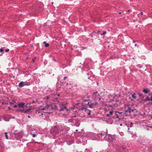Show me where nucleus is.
<instances>
[{
  "mask_svg": "<svg viewBox=\"0 0 152 152\" xmlns=\"http://www.w3.org/2000/svg\"><path fill=\"white\" fill-rule=\"evenodd\" d=\"M101 97L97 91L94 92L92 94V97L90 98L87 105L90 108H92L93 106L96 105L98 102H99L101 99Z\"/></svg>",
  "mask_w": 152,
  "mask_h": 152,
  "instance_id": "nucleus-1",
  "label": "nucleus"
},
{
  "mask_svg": "<svg viewBox=\"0 0 152 152\" xmlns=\"http://www.w3.org/2000/svg\"><path fill=\"white\" fill-rule=\"evenodd\" d=\"M59 107L57 110L61 112V113L63 116H66L70 113V110L66 107V104L64 102H61L58 104Z\"/></svg>",
  "mask_w": 152,
  "mask_h": 152,
  "instance_id": "nucleus-2",
  "label": "nucleus"
},
{
  "mask_svg": "<svg viewBox=\"0 0 152 152\" xmlns=\"http://www.w3.org/2000/svg\"><path fill=\"white\" fill-rule=\"evenodd\" d=\"M107 138L106 140L109 142V144L112 146H113L115 144V141L116 140V136L115 135L107 134Z\"/></svg>",
  "mask_w": 152,
  "mask_h": 152,
  "instance_id": "nucleus-3",
  "label": "nucleus"
},
{
  "mask_svg": "<svg viewBox=\"0 0 152 152\" xmlns=\"http://www.w3.org/2000/svg\"><path fill=\"white\" fill-rule=\"evenodd\" d=\"M58 126H55L51 128L50 129V133L54 136V138H56V137L59 135V133L60 130L59 129Z\"/></svg>",
  "mask_w": 152,
  "mask_h": 152,
  "instance_id": "nucleus-4",
  "label": "nucleus"
},
{
  "mask_svg": "<svg viewBox=\"0 0 152 152\" xmlns=\"http://www.w3.org/2000/svg\"><path fill=\"white\" fill-rule=\"evenodd\" d=\"M108 132L107 131L106 132H102L101 133L96 134V136L97 137V140H99L101 141L106 140Z\"/></svg>",
  "mask_w": 152,
  "mask_h": 152,
  "instance_id": "nucleus-5",
  "label": "nucleus"
},
{
  "mask_svg": "<svg viewBox=\"0 0 152 152\" xmlns=\"http://www.w3.org/2000/svg\"><path fill=\"white\" fill-rule=\"evenodd\" d=\"M46 106L45 107H44L42 109V110H50V109L52 110H57L58 109V107L56 105L53 103L52 104H48L47 102L46 103Z\"/></svg>",
  "mask_w": 152,
  "mask_h": 152,
  "instance_id": "nucleus-6",
  "label": "nucleus"
},
{
  "mask_svg": "<svg viewBox=\"0 0 152 152\" xmlns=\"http://www.w3.org/2000/svg\"><path fill=\"white\" fill-rule=\"evenodd\" d=\"M96 134L92 132H88L86 135V137L88 139H91L93 140H96L97 137Z\"/></svg>",
  "mask_w": 152,
  "mask_h": 152,
  "instance_id": "nucleus-7",
  "label": "nucleus"
},
{
  "mask_svg": "<svg viewBox=\"0 0 152 152\" xmlns=\"http://www.w3.org/2000/svg\"><path fill=\"white\" fill-rule=\"evenodd\" d=\"M81 98L83 102H87L89 100L90 97L88 95V93L87 92H85L81 95Z\"/></svg>",
  "mask_w": 152,
  "mask_h": 152,
  "instance_id": "nucleus-8",
  "label": "nucleus"
},
{
  "mask_svg": "<svg viewBox=\"0 0 152 152\" xmlns=\"http://www.w3.org/2000/svg\"><path fill=\"white\" fill-rule=\"evenodd\" d=\"M31 83L30 82L28 81H26L25 82L21 81L18 84V86L20 87H22L24 86H30Z\"/></svg>",
  "mask_w": 152,
  "mask_h": 152,
  "instance_id": "nucleus-9",
  "label": "nucleus"
},
{
  "mask_svg": "<svg viewBox=\"0 0 152 152\" xmlns=\"http://www.w3.org/2000/svg\"><path fill=\"white\" fill-rule=\"evenodd\" d=\"M133 111V109H132L130 107H129L128 109L125 111L124 114L126 116H129L130 115V113Z\"/></svg>",
  "mask_w": 152,
  "mask_h": 152,
  "instance_id": "nucleus-10",
  "label": "nucleus"
},
{
  "mask_svg": "<svg viewBox=\"0 0 152 152\" xmlns=\"http://www.w3.org/2000/svg\"><path fill=\"white\" fill-rule=\"evenodd\" d=\"M64 140H63V141H60L58 139V140H56L55 143L56 145L57 144L62 145L64 143Z\"/></svg>",
  "mask_w": 152,
  "mask_h": 152,
  "instance_id": "nucleus-11",
  "label": "nucleus"
},
{
  "mask_svg": "<svg viewBox=\"0 0 152 152\" xmlns=\"http://www.w3.org/2000/svg\"><path fill=\"white\" fill-rule=\"evenodd\" d=\"M67 144L69 145H70L74 142V141L72 140L69 139L66 141Z\"/></svg>",
  "mask_w": 152,
  "mask_h": 152,
  "instance_id": "nucleus-12",
  "label": "nucleus"
},
{
  "mask_svg": "<svg viewBox=\"0 0 152 152\" xmlns=\"http://www.w3.org/2000/svg\"><path fill=\"white\" fill-rule=\"evenodd\" d=\"M25 103L23 102H21L18 104V107L19 108H23L25 105Z\"/></svg>",
  "mask_w": 152,
  "mask_h": 152,
  "instance_id": "nucleus-13",
  "label": "nucleus"
},
{
  "mask_svg": "<svg viewBox=\"0 0 152 152\" xmlns=\"http://www.w3.org/2000/svg\"><path fill=\"white\" fill-rule=\"evenodd\" d=\"M85 66H84L83 68H82V69H83V71H87L90 69V68L88 65H86Z\"/></svg>",
  "mask_w": 152,
  "mask_h": 152,
  "instance_id": "nucleus-14",
  "label": "nucleus"
},
{
  "mask_svg": "<svg viewBox=\"0 0 152 152\" xmlns=\"http://www.w3.org/2000/svg\"><path fill=\"white\" fill-rule=\"evenodd\" d=\"M150 100L152 101V96L151 97V99H150L148 96H147L146 98L144 100L145 101H150Z\"/></svg>",
  "mask_w": 152,
  "mask_h": 152,
  "instance_id": "nucleus-15",
  "label": "nucleus"
},
{
  "mask_svg": "<svg viewBox=\"0 0 152 152\" xmlns=\"http://www.w3.org/2000/svg\"><path fill=\"white\" fill-rule=\"evenodd\" d=\"M84 111L88 115H90L91 111H90V110L86 109H85Z\"/></svg>",
  "mask_w": 152,
  "mask_h": 152,
  "instance_id": "nucleus-16",
  "label": "nucleus"
},
{
  "mask_svg": "<svg viewBox=\"0 0 152 152\" xmlns=\"http://www.w3.org/2000/svg\"><path fill=\"white\" fill-rule=\"evenodd\" d=\"M142 91L145 94H147L149 92V89L148 88H144L142 90Z\"/></svg>",
  "mask_w": 152,
  "mask_h": 152,
  "instance_id": "nucleus-17",
  "label": "nucleus"
},
{
  "mask_svg": "<svg viewBox=\"0 0 152 152\" xmlns=\"http://www.w3.org/2000/svg\"><path fill=\"white\" fill-rule=\"evenodd\" d=\"M88 79H89L90 80H94L93 77V76L91 75L89 77L88 76Z\"/></svg>",
  "mask_w": 152,
  "mask_h": 152,
  "instance_id": "nucleus-18",
  "label": "nucleus"
},
{
  "mask_svg": "<svg viewBox=\"0 0 152 152\" xmlns=\"http://www.w3.org/2000/svg\"><path fill=\"white\" fill-rule=\"evenodd\" d=\"M122 113V112H119L118 111H116L115 112V114H116V118H119L118 116V114H121Z\"/></svg>",
  "mask_w": 152,
  "mask_h": 152,
  "instance_id": "nucleus-19",
  "label": "nucleus"
},
{
  "mask_svg": "<svg viewBox=\"0 0 152 152\" xmlns=\"http://www.w3.org/2000/svg\"><path fill=\"white\" fill-rule=\"evenodd\" d=\"M30 110V109H27L26 110H23V113H28L29 112V111Z\"/></svg>",
  "mask_w": 152,
  "mask_h": 152,
  "instance_id": "nucleus-20",
  "label": "nucleus"
},
{
  "mask_svg": "<svg viewBox=\"0 0 152 152\" xmlns=\"http://www.w3.org/2000/svg\"><path fill=\"white\" fill-rule=\"evenodd\" d=\"M43 43L45 44V47H48L49 46V44L48 43H47L46 42H44Z\"/></svg>",
  "mask_w": 152,
  "mask_h": 152,
  "instance_id": "nucleus-21",
  "label": "nucleus"
},
{
  "mask_svg": "<svg viewBox=\"0 0 152 152\" xmlns=\"http://www.w3.org/2000/svg\"><path fill=\"white\" fill-rule=\"evenodd\" d=\"M132 97L134 99H136V94L135 93H134L133 94H132Z\"/></svg>",
  "mask_w": 152,
  "mask_h": 152,
  "instance_id": "nucleus-22",
  "label": "nucleus"
},
{
  "mask_svg": "<svg viewBox=\"0 0 152 152\" xmlns=\"http://www.w3.org/2000/svg\"><path fill=\"white\" fill-rule=\"evenodd\" d=\"M53 90L52 89H51L50 88L48 89L47 90L48 92L52 93L53 92Z\"/></svg>",
  "mask_w": 152,
  "mask_h": 152,
  "instance_id": "nucleus-23",
  "label": "nucleus"
},
{
  "mask_svg": "<svg viewBox=\"0 0 152 152\" xmlns=\"http://www.w3.org/2000/svg\"><path fill=\"white\" fill-rule=\"evenodd\" d=\"M138 94L139 95V96L140 97H142L143 94L142 93H140V92H138Z\"/></svg>",
  "mask_w": 152,
  "mask_h": 152,
  "instance_id": "nucleus-24",
  "label": "nucleus"
},
{
  "mask_svg": "<svg viewBox=\"0 0 152 152\" xmlns=\"http://www.w3.org/2000/svg\"><path fill=\"white\" fill-rule=\"evenodd\" d=\"M16 111L20 112H23V110L22 109H18L16 110Z\"/></svg>",
  "mask_w": 152,
  "mask_h": 152,
  "instance_id": "nucleus-25",
  "label": "nucleus"
},
{
  "mask_svg": "<svg viewBox=\"0 0 152 152\" xmlns=\"http://www.w3.org/2000/svg\"><path fill=\"white\" fill-rule=\"evenodd\" d=\"M137 42V43H135L134 44V46L135 47H138L139 45V43L138 42Z\"/></svg>",
  "mask_w": 152,
  "mask_h": 152,
  "instance_id": "nucleus-26",
  "label": "nucleus"
},
{
  "mask_svg": "<svg viewBox=\"0 0 152 152\" xmlns=\"http://www.w3.org/2000/svg\"><path fill=\"white\" fill-rule=\"evenodd\" d=\"M5 136L6 137V139H8V135L7 134V132H5Z\"/></svg>",
  "mask_w": 152,
  "mask_h": 152,
  "instance_id": "nucleus-27",
  "label": "nucleus"
},
{
  "mask_svg": "<svg viewBox=\"0 0 152 152\" xmlns=\"http://www.w3.org/2000/svg\"><path fill=\"white\" fill-rule=\"evenodd\" d=\"M109 115H113V111H110L109 112Z\"/></svg>",
  "mask_w": 152,
  "mask_h": 152,
  "instance_id": "nucleus-28",
  "label": "nucleus"
},
{
  "mask_svg": "<svg viewBox=\"0 0 152 152\" xmlns=\"http://www.w3.org/2000/svg\"><path fill=\"white\" fill-rule=\"evenodd\" d=\"M31 134L32 135V137H35L36 136V134Z\"/></svg>",
  "mask_w": 152,
  "mask_h": 152,
  "instance_id": "nucleus-29",
  "label": "nucleus"
},
{
  "mask_svg": "<svg viewBox=\"0 0 152 152\" xmlns=\"http://www.w3.org/2000/svg\"><path fill=\"white\" fill-rule=\"evenodd\" d=\"M137 66L138 67H139V68H141V67H142V66H141V65H137Z\"/></svg>",
  "mask_w": 152,
  "mask_h": 152,
  "instance_id": "nucleus-30",
  "label": "nucleus"
},
{
  "mask_svg": "<svg viewBox=\"0 0 152 152\" xmlns=\"http://www.w3.org/2000/svg\"><path fill=\"white\" fill-rule=\"evenodd\" d=\"M9 51V49L8 48H7L5 50V51L6 52H8Z\"/></svg>",
  "mask_w": 152,
  "mask_h": 152,
  "instance_id": "nucleus-31",
  "label": "nucleus"
},
{
  "mask_svg": "<svg viewBox=\"0 0 152 152\" xmlns=\"http://www.w3.org/2000/svg\"><path fill=\"white\" fill-rule=\"evenodd\" d=\"M4 50L2 48H1L0 49V52H2Z\"/></svg>",
  "mask_w": 152,
  "mask_h": 152,
  "instance_id": "nucleus-32",
  "label": "nucleus"
},
{
  "mask_svg": "<svg viewBox=\"0 0 152 152\" xmlns=\"http://www.w3.org/2000/svg\"><path fill=\"white\" fill-rule=\"evenodd\" d=\"M86 48L85 47H81V49L82 50H84L85 49H86Z\"/></svg>",
  "mask_w": 152,
  "mask_h": 152,
  "instance_id": "nucleus-33",
  "label": "nucleus"
},
{
  "mask_svg": "<svg viewBox=\"0 0 152 152\" xmlns=\"http://www.w3.org/2000/svg\"><path fill=\"white\" fill-rule=\"evenodd\" d=\"M18 107V105H15L13 106V107Z\"/></svg>",
  "mask_w": 152,
  "mask_h": 152,
  "instance_id": "nucleus-34",
  "label": "nucleus"
},
{
  "mask_svg": "<svg viewBox=\"0 0 152 152\" xmlns=\"http://www.w3.org/2000/svg\"><path fill=\"white\" fill-rule=\"evenodd\" d=\"M106 115L107 117H109L110 116L109 114H106Z\"/></svg>",
  "mask_w": 152,
  "mask_h": 152,
  "instance_id": "nucleus-35",
  "label": "nucleus"
},
{
  "mask_svg": "<svg viewBox=\"0 0 152 152\" xmlns=\"http://www.w3.org/2000/svg\"><path fill=\"white\" fill-rule=\"evenodd\" d=\"M35 58H34V59H32V61H33V62H34V61H35Z\"/></svg>",
  "mask_w": 152,
  "mask_h": 152,
  "instance_id": "nucleus-36",
  "label": "nucleus"
},
{
  "mask_svg": "<svg viewBox=\"0 0 152 152\" xmlns=\"http://www.w3.org/2000/svg\"><path fill=\"white\" fill-rule=\"evenodd\" d=\"M106 31H104L103 34H102V35H104L106 33Z\"/></svg>",
  "mask_w": 152,
  "mask_h": 152,
  "instance_id": "nucleus-37",
  "label": "nucleus"
},
{
  "mask_svg": "<svg viewBox=\"0 0 152 152\" xmlns=\"http://www.w3.org/2000/svg\"><path fill=\"white\" fill-rule=\"evenodd\" d=\"M147 43H148V45H150V44H152V42L151 43H149V42H147Z\"/></svg>",
  "mask_w": 152,
  "mask_h": 152,
  "instance_id": "nucleus-38",
  "label": "nucleus"
},
{
  "mask_svg": "<svg viewBox=\"0 0 152 152\" xmlns=\"http://www.w3.org/2000/svg\"><path fill=\"white\" fill-rule=\"evenodd\" d=\"M49 98H50L49 96H46V99H49Z\"/></svg>",
  "mask_w": 152,
  "mask_h": 152,
  "instance_id": "nucleus-39",
  "label": "nucleus"
},
{
  "mask_svg": "<svg viewBox=\"0 0 152 152\" xmlns=\"http://www.w3.org/2000/svg\"><path fill=\"white\" fill-rule=\"evenodd\" d=\"M16 131H15L13 133H14V134H16Z\"/></svg>",
  "mask_w": 152,
  "mask_h": 152,
  "instance_id": "nucleus-40",
  "label": "nucleus"
},
{
  "mask_svg": "<svg viewBox=\"0 0 152 152\" xmlns=\"http://www.w3.org/2000/svg\"><path fill=\"white\" fill-rule=\"evenodd\" d=\"M109 97L110 98V97H113V96H112V95H110H110H109Z\"/></svg>",
  "mask_w": 152,
  "mask_h": 152,
  "instance_id": "nucleus-41",
  "label": "nucleus"
},
{
  "mask_svg": "<svg viewBox=\"0 0 152 152\" xmlns=\"http://www.w3.org/2000/svg\"><path fill=\"white\" fill-rule=\"evenodd\" d=\"M67 78V77L66 76H65L64 78V79H63V80H64L66 78Z\"/></svg>",
  "mask_w": 152,
  "mask_h": 152,
  "instance_id": "nucleus-42",
  "label": "nucleus"
},
{
  "mask_svg": "<svg viewBox=\"0 0 152 152\" xmlns=\"http://www.w3.org/2000/svg\"><path fill=\"white\" fill-rule=\"evenodd\" d=\"M140 14L142 15H143V13L142 12H141L140 13Z\"/></svg>",
  "mask_w": 152,
  "mask_h": 152,
  "instance_id": "nucleus-43",
  "label": "nucleus"
},
{
  "mask_svg": "<svg viewBox=\"0 0 152 152\" xmlns=\"http://www.w3.org/2000/svg\"><path fill=\"white\" fill-rule=\"evenodd\" d=\"M15 117L14 116H13L11 118H12V119H14L15 118Z\"/></svg>",
  "mask_w": 152,
  "mask_h": 152,
  "instance_id": "nucleus-44",
  "label": "nucleus"
},
{
  "mask_svg": "<svg viewBox=\"0 0 152 152\" xmlns=\"http://www.w3.org/2000/svg\"><path fill=\"white\" fill-rule=\"evenodd\" d=\"M43 115V114H41V115H40V116H42Z\"/></svg>",
  "mask_w": 152,
  "mask_h": 152,
  "instance_id": "nucleus-45",
  "label": "nucleus"
},
{
  "mask_svg": "<svg viewBox=\"0 0 152 152\" xmlns=\"http://www.w3.org/2000/svg\"><path fill=\"white\" fill-rule=\"evenodd\" d=\"M28 118H30L31 117L30 116H29V115H28Z\"/></svg>",
  "mask_w": 152,
  "mask_h": 152,
  "instance_id": "nucleus-46",
  "label": "nucleus"
},
{
  "mask_svg": "<svg viewBox=\"0 0 152 152\" xmlns=\"http://www.w3.org/2000/svg\"><path fill=\"white\" fill-rule=\"evenodd\" d=\"M64 128H67V127H66V126H64Z\"/></svg>",
  "mask_w": 152,
  "mask_h": 152,
  "instance_id": "nucleus-47",
  "label": "nucleus"
},
{
  "mask_svg": "<svg viewBox=\"0 0 152 152\" xmlns=\"http://www.w3.org/2000/svg\"><path fill=\"white\" fill-rule=\"evenodd\" d=\"M120 126H122V124H120Z\"/></svg>",
  "mask_w": 152,
  "mask_h": 152,
  "instance_id": "nucleus-48",
  "label": "nucleus"
},
{
  "mask_svg": "<svg viewBox=\"0 0 152 152\" xmlns=\"http://www.w3.org/2000/svg\"><path fill=\"white\" fill-rule=\"evenodd\" d=\"M123 148V149H125V147H123V148Z\"/></svg>",
  "mask_w": 152,
  "mask_h": 152,
  "instance_id": "nucleus-49",
  "label": "nucleus"
},
{
  "mask_svg": "<svg viewBox=\"0 0 152 152\" xmlns=\"http://www.w3.org/2000/svg\"><path fill=\"white\" fill-rule=\"evenodd\" d=\"M47 113L48 114H50V112H47Z\"/></svg>",
  "mask_w": 152,
  "mask_h": 152,
  "instance_id": "nucleus-50",
  "label": "nucleus"
},
{
  "mask_svg": "<svg viewBox=\"0 0 152 152\" xmlns=\"http://www.w3.org/2000/svg\"><path fill=\"white\" fill-rule=\"evenodd\" d=\"M133 43H135V41H133Z\"/></svg>",
  "mask_w": 152,
  "mask_h": 152,
  "instance_id": "nucleus-51",
  "label": "nucleus"
},
{
  "mask_svg": "<svg viewBox=\"0 0 152 152\" xmlns=\"http://www.w3.org/2000/svg\"><path fill=\"white\" fill-rule=\"evenodd\" d=\"M10 104H13V103H12V102H11V103H10Z\"/></svg>",
  "mask_w": 152,
  "mask_h": 152,
  "instance_id": "nucleus-52",
  "label": "nucleus"
},
{
  "mask_svg": "<svg viewBox=\"0 0 152 152\" xmlns=\"http://www.w3.org/2000/svg\"><path fill=\"white\" fill-rule=\"evenodd\" d=\"M12 101H13V102H15V101H14V100H12Z\"/></svg>",
  "mask_w": 152,
  "mask_h": 152,
  "instance_id": "nucleus-53",
  "label": "nucleus"
},
{
  "mask_svg": "<svg viewBox=\"0 0 152 152\" xmlns=\"http://www.w3.org/2000/svg\"><path fill=\"white\" fill-rule=\"evenodd\" d=\"M87 75H89V74H88V73H87Z\"/></svg>",
  "mask_w": 152,
  "mask_h": 152,
  "instance_id": "nucleus-54",
  "label": "nucleus"
},
{
  "mask_svg": "<svg viewBox=\"0 0 152 152\" xmlns=\"http://www.w3.org/2000/svg\"><path fill=\"white\" fill-rule=\"evenodd\" d=\"M61 82L62 83H64V82H62V81H61Z\"/></svg>",
  "mask_w": 152,
  "mask_h": 152,
  "instance_id": "nucleus-55",
  "label": "nucleus"
},
{
  "mask_svg": "<svg viewBox=\"0 0 152 152\" xmlns=\"http://www.w3.org/2000/svg\"><path fill=\"white\" fill-rule=\"evenodd\" d=\"M121 12H119V14H121Z\"/></svg>",
  "mask_w": 152,
  "mask_h": 152,
  "instance_id": "nucleus-56",
  "label": "nucleus"
},
{
  "mask_svg": "<svg viewBox=\"0 0 152 152\" xmlns=\"http://www.w3.org/2000/svg\"><path fill=\"white\" fill-rule=\"evenodd\" d=\"M82 132H83V131H84V130H83V129H82Z\"/></svg>",
  "mask_w": 152,
  "mask_h": 152,
  "instance_id": "nucleus-57",
  "label": "nucleus"
},
{
  "mask_svg": "<svg viewBox=\"0 0 152 152\" xmlns=\"http://www.w3.org/2000/svg\"><path fill=\"white\" fill-rule=\"evenodd\" d=\"M59 96V94H58V96Z\"/></svg>",
  "mask_w": 152,
  "mask_h": 152,
  "instance_id": "nucleus-58",
  "label": "nucleus"
},
{
  "mask_svg": "<svg viewBox=\"0 0 152 152\" xmlns=\"http://www.w3.org/2000/svg\"><path fill=\"white\" fill-rule=\"evenodd\" d=\"M146 48H147V49H148V47H146Z\"/></svg>",
  "mask_w": 152,
  "mask_h": 152,
  "instance_id": "nucleus-59",
  "label": "nucleus"
},
{
  "mask_svg": "<svg viewBox=\"0 0 152 152\" xmlns=\"http://www.w3.org/2000/svg\"><path fill=\"white\" fill-rule=\"evenodd\" d=\"M67 129H68L67 130H69V128H68Z\"/></svg>",
  "mask_w": 152,
  "mask_h": 152,
  "instance_id": "nucleus-60",
  "label": "nucleus"
},
{
  "mask_svg": "<svg viewBox=\"0 0 152 152\" xmlns=\"http://www.w3.org/2000/svg\"><path fill=\"white\" fill-rule=\"evenodd\" d=\"M9 110H11V109H10V108H9Z\"/></svg>",
  "mask_w": 152,
  "mask_h": 152,
  "instance_id": "nucleus-61",
  "label": "nucleus"
},
{
  "mask_svg": "<svg viewBox=\"0 0 152 152\" xmlns=\"http://www.w3.org/2000/svg\"><path fill=\"white\" fill-rule=\"evenodd\" d=\"M9 121V120H8L7 121Z\"/></svg>",
  "mask_w": 152,
  "mask_h": 152,
  "instance_id": "nucleus-62",
  "label": "nucleus"
},
{
  "mask_svg": "<svg viewBox=\"0 0 152 152\" xmlns=\"http://www.w3.org/2000/svg\"><path fill=\"white\" fill-rule=\"evenodd\" d=\"M66 85H68V83H67L66 84Z\"/></svg>",
  "mask_w": 152,
  "mask_h": 152,
  "instance_id": "nucleus-63",
  "label": "nucleus"
},
{
  "mask_svg": "<svg viewBox=\"0 0 152 152\" xmlns=\"http://www.w3.org/2000/svg\"><path fill=\"white\" fill-rule=\"evenodd\" d=\"M96 152H98V151H96Z\"/></svg>",
  "mask_w": 152,
  "mask_h": 152,
  "instance_id": "nucleus-64",
  "label": "nucleus"
}]
</instances>
